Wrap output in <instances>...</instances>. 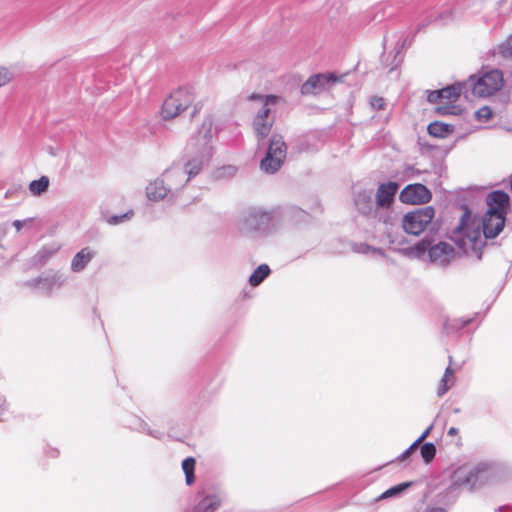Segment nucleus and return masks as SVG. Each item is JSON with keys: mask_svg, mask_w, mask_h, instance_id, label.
Returning <instances> with one entry per match:
<instances>
[{"mask_svg": "<svg viewBox=\"0 0 512 512\" xmlns=\"http://www.w3.org/2000/svg\"><path fill=\"white\" fill-rule=\"evenodd\" d=\"M410 256L422 258L427 252L431 263L437 266H447L455 257L454 247L447 242H439L431 245L427 239H423L407 249Z\"/></svg>", "mask_w": 512, "mask_h": 512, "instance_id": "nucleus-1", "label": "nucleus"}, {"mask_svg": "<svg viewBox=\"0 0 512 512\" xmlns=\"http://www.w3.org/2000/svg\"><path fill=\"white\" fill-rule=\"evenodd\" d=\"M467 90L477 97L485 98L498 92L504 85L502 71L492 69L480 76L471 75L466 81Z\"/></svg>", "mask_w": 512, "mask_h": 512, "instance_id": "nucleus-2", "label": "nucleus"}, {"mask_svg": "<svg viewBox=\"0 0 512 512\" xmlns=\"http://www.w3.org/2000/svg\"><path fill=\"white\" fill-rule=\"evenodd\" d=\"M249 100L260 104V108L253 120V130L260 141L269 135L273 126L274 118L271 115L270 106L275 104L277 97L273 95L251 94Z\"/></svg>", "mask_w": 512, "mask_h": 512, "instance_id": "nucleus-3", "label": "nucleus"}, {"mask_svg": "<svg viewBox=\"0 0 512 512\" xmlns=\"http://www.w3.org/2000/svg\"><path fill=\"white\" fill-rule=\"evenodd\" d=\"M194 101L190 88H180L171 93L162 105L161 115L164 119H172L186 110Z\"/></svg>", "mask_w": 512, "mask_h": 512, "instance_id": "nucleus-4", "label": "nucleus"}, {"mask_svg": "<svg viewBox=\"0 0 512 512\" xmlns=\"http://www.w3.org/2000/svg\"><path fill=\"white\" fill-rule=\"evenodd\" d=\"M287 155V146L283 138L279 135H274L269 143L266 156L261 160L260 168L269 174L277 172Z\"/></svg>", "mask_w": 512, "mask_h": 512, "instance_id": "nucleus-5", "label": "nucleus"}, {"mask_svg": "<svg viewBox=\"0 0 512 512\" xmlns=\"http://www.w3.org/2000/svg\"><path fill=\"white\" fill-rule=\"evenodd\" d=\"M434 216L435 210L433 207L418 208L403 216L402 227L406 233L417 236L431 224Z\"/></svg>", "mask_w": 512, "mask_h": 512, "instance_id": "nucleus-6", "label": "nucleus"}, {"mask_svg": "<svg viewBox=\"0 0 512 512\" xmlns=\"http://www.w3.org/2000/svg\"><path fill=\"white\" fill-rule=\"evenodd\" d=\"M217 134L214 128V121L212 116H207L203 120L196 135L192 138L189 148L194 150H202L204 157H212L213 155V139Z\"/></svg>", "mask_w": 512, "mask_h": 512, "instance_id": "nucleus-7", "label": "nucleus"}, {"mask_svg": "<svg viewBox=\"0 0 512 512\" xmlns=\"http://www.w3.org/2000/svg\"><path fill=\"white\" fill-rule=\"evenodd\" d=\"M271 221V213L253 208L240 221V230L246 233L266 232L270 227Z\"/></svg>", "mask_w": 512, "mask_h": 512, "instance_id": "nucleus-8", "label": "nucleus"}, {"mask_svg": "<svg viewBox=\"0 0 512 512\" xmlns=\"http://www.w3.org/2000/svg\"><path fill=\"white\" fill-rule=\"evenodd\" d=\"M161 177L169 188L171 197L180 191L190 180L185 173V167H182L180 162L174 163L166 169Z\"/></svg>", "mask_w": 512, "mask_h": 512, "instance_id": "nucleus-9", "label": "nucleus"}, {"mask_svg": "<svg viewBox=\"0 0 512 512\" xmlns=\"http://www.w3.org/2000/svg\"><path fill=\"white\" fill-rule=\"evenodd\" d=\"M432 198L430 190L421 183L407 185L399 195L402 203L406 204H425Z\"/></svg>", "mask_w": 512, "mask_h": 512, "instance_id": "nucleus-10", "label": "nucleus"}, {"mask_svg": "<svg viewBox=\"0 0 512 512\" xmlns=\"http://www.w3.org/2000/svg\"><path fill=\"white\" fill-rule=\"evenodd\" d=\"M338 81L333 74H316L308 78L302 84L301 93L304 95L317 94L325 89H329L332 84Z\"/></svg>", "mask_w": 512, "mask_h": 512, "instance_id": "nucleus-11", "label": "nucleus"}, {"mask_svg": "<svg viewBox=\"0 0 512 512\" xmlns=\"http://www.w3.org/2000/svg\"><path fill=\"white\" fill-rule=\"evenodd\" d=\"M505 225V216L499 212L487 211L482 218V230L485 238H495Z\"/></svg>", "mask_w": 512, "mask_h": 512, "instance_id": "nucleus-12", "label": "nucleus"}, {"mask_svg": "<svg viewBox=\"0 0 512 512\" xmlns=\"http://www.w3.org/2000/svg\"><path fill=\"white\" fill-rule=\"evenodd\" d=\"M190 156L186 160L180 162L182 167H185V173L189 179L198 175L203 169L204 165L208 163L211 157H204L202 150L190 149Z\"/></svg>", "mask_w": 512, "mask_h": 512, "instance_id": "nucleus-13", "label": "nucleus"}, {"mask_svg": "<svg viewBox=\"0 0 512 512\" xmlns=\"http://www.w3.org/2000/svg\"><path fill=\"white\" fill-rule=\"evenodd\" d=\"M398 189L399 185L396 182L390 181L380 184L376 192V206L380 208H389L394 202Z\"/></svg>", "mask_w": 512, "mask_h": 512, "instance_id": "nucleus-14", "label": "nucleus"}, {"mask_svg": "<svg viewBox=\"0 0 512 512\" xmlns=\"http://www.w3.org/2000/svg\"><path fill=\"white\" fill-rule=\"evenodd\" d=\"M65 277L61 273H51L34 279L31 284L41 291L49 294L54 289H59L65 283Z\"/></svg>", "mask_w": 512, "mask_h": 512, "instance_id": "nucleus-15", "label": "nucleus"}, {"mask_svg": "<svg viewBox=\"0 0 512 512\" xmlns=\"http://www.w3.org/2000/svg\"><path fill=\"white\" fill-rule=\"evenodd\" d=\"M475 474L477 472H474L471 466L464 465L457 468L451 476L452 486H465L470 490L475 489Z\"/></svg>", "mask_w": 512, "mask_h": 512, "instance_id": "nucleus-16", "label": "nucleus"}, {"mask_svg": "<svg viewBox=\"0 0 512 512\" xmlns=\"http://www.w3.org/2000/svg\"><path fill=\"white\" fill-rule=\"evenodd\" d=\"M96 251L89 246L78 251L71 260L70 269L74 273L82 272L96 256Z\"/></svg>", "mask_w": 512, "mask_h": 512, "instance_id": "nucleus-17", "label": "nucleus"}, {"mask_svg": "<svg viewBox=\"0 0 512 512\" xmlns=\"http://www.w3.org/2000/svg\"><path fill=\"white\" fill-rule=\"evenodd\" d=\"M487 205V211L499 212L505 216L506 209L509 206V196L504 191H493L487 196Z\"/></svg>", "mask_w": 512, "mask_h": 512, "instance_id": "nucleus-18", "label": "nucleus"}, {"mask_svg": "<svg viewBox=\"0 0 512 512\" xmlns=\"http://www.w3.org/2000/svg\"><path fill=\"white\" fill-rule=\"evenodd\" d=\"M168 195H170V190L162 177L151 181L146 187V196L151 201H161Z\"/></svg>", "mask_w": 512, "mask_h": 512, "instance_id": "nucleus-19", "label": "nucleus"}, {"mask_svg": "<svg viewBox=\"0 0 512 512\" xmlns=\"http://www.w3.org/2000/svg\"><path fill=\"white\" fill-rule=\"evenodd\" d=\"M197 497L198 502L194 506L192 512H214L221 505V499L217 494H199Z\"/></svg>", "mask_w": 512, "mask_h": 512, "instance_id": "nucleus-20", "label": "nucleus"}, {"mask_svg": "<svg viewBox=\"0 0 512 512\" xmlns=\"http://www.w3.org/2000/svg\"><path fill=\"white\" fill-rule=\"evenodd\" d=\"M473 471L477 472L474 475L476 488L490 482L494 476L493 467L487 463H479L473 466Z\"/></svg>", "mask_w": 512, "mask_h": 512, "instance_id": "nucleus-21", "label": "nucleus"}, {"mask_svg": "<svg viewBox=\"0 0 512 512\" xmlns=\"http://www.w3.org/2000/svg\"><path fill=\"white\" fill-rule=\"evenodd\" d=\"M440 90L442 94V100H446L447 103H453L458 100L462 93L467 92V84L466 82H457Z\"/></svg>", "mask_w": 512, "mask_h": 512, "instance_id": "nucleus-22", "label": "nucleus"}, {"mask_svg": "<svg viewBox=\"0 0 512 512\" xmlns=\"http://www.w3.org/2000/svg\"><path fill=\"white\" fill-rule=\"evenodd\" d=\"M355 205L362 214H370L374 208V202L371 194L367 192L359 193L355 199Z\"/></svg>", "mask_w": 512, "mask_h": 512, "instance_id": "nucleus-23", "label": "nucleus"}, {"mask_svg": "<svg viewBox=\"0 0 512 512\" xmlns=\"http://www.w3.org/2000/svg\"><path fill=\"white\" fill-rule=\"evenodd\" d=\"M427 130H428V133L431 136H433V137L445 138L450 133L453 132L454 127L452 125H449V124H445V123H442V122L435 121V122H432V123H430L428 125Z\"/></svg>", "mask_w": 512, "mask_h": 512, "instance_id": "nucleus-24", "label": "nucleus"}, {"mask_svg": "<svg viewBox=\"0 0 512 512\" xmlns=\"http://www.w3.org/2000/svg\"><path fill=\"white\" fill-rule=\"evenodd\" d=\"M270 274V268L267 264H261L258 266L249 277V284L251 286H258L261 284Z\"/></svg>", "mask_w": 512, "mask_h": 512, "instance_id": "nucleus-25", "label": "nucleus"}, {"mask_svg": "<svg viewBox=\"0 0 512 512\" xmlns=\"http://www.w3.org/2000/svg\"><path fill=\"white\" fill-rule=\"evenodd\" d=\"M473 321L472 317L469 318H453V319H447L444 323V330L447 333L455 332L458 330L463 329L465 326L470 324Z\"/></svg>", "mask_w": 512, "mask_h": 512, "instance_id": "nucleus-26", "label": "nucleus"}, {"mask_svg": "<svg viewBox=\"0 0 512 512\" xmlns=\"http://www.w3.org/2000/svg\"><path fill=\"white\" fill-rule=\"evenodd\" d=\"M454 370L449 366L446 368L445 373L440 381V385L437 389V395L443 396L454 384L453 380Z\"/></svg>", "mask_w": 512, "mask_h": 512, "instance_id": "nucleus-27", "label": "nucleus"}, {"mask_svg": "<svg viewBox=\"0 0 512 512\" xmlns=\"http://www.w3.org/2000/svg\"><path fill=\"white\" fill-rule=\"evenodd\" d=\"M49 178L47 176H41L37 180H33L29 184V191L34 196H39L47 191L49 187Z\"/></svg>", "mask_w": 512, "mask_h": 512, "instance_id": "nucleus-28", "label": "nucleus"}, {"mask_svg": "<svg viewBox=\"0 0 512 512\" xmlns=\"http://www.w3.org/2000/svg\"><path fill=\"white\" fill-rule=\"evenodd\" d=\"M352 249L356 253L371 255L372 257L385 256L384 252L381 249L370 246L365 243H355L353 244Z\"/></svg>", "mask_w": 512, "mask_h": 512, "instance_id": "nucleus-29", "label": "nucleus"}, {"mask_svg": "<svg viewBox=\"0 0 512 512\" xmlns=\"http://www.w3.org/2000/svg\"><path fill=\"white\" fill-rule=\"evenodd\" d=\"M411 485V482H404V483H400V484H397L389 489H387L386 491H384L380 496L377 497V501L378 500H383V499H388V498H393V497H398L400 496L408 487H410Z\"/></svg>", "mask_w": 512, "mask_h": 512, "instance_id": "nucleus-30", "label": "nucleus"}, {"mask_svg": "<svg viewBox=\"0 0 512 512\" xmlns=\"http://www.w3.org/2000/svg\"><path fill=\"white\" fill-rule=\"evenodd\" d=\"M59 246H44L35 255L36 262L45 264L57 251Z\"/></svg>", "mask_w": 512, "mask_h": 512, "instance_id": "nucleus-31", "label": "nucleus"}, {"mask_svg": "<svg viewBox=\"0 0 512 512\" xmlns=\"http://www.w3.org/2000/svg\"><path fill=\"white\" fill-rule=\"evenodd\" d=\"M182 469L185 473L187 485H191L194 482L195 459L192 457L184 459L182 462Z\"/></svg>", "mask_w": 512, "mask_h": 512, "instance_id": "nucleus-32", "label": "nucleus"}, {"mask_svg": "<svg viewBox=\"0 0 512 512\" xmlns=\"http://www.w3.org/2000/svg\"><path fill=\"white\" fill-rule=\"evenodd\" d=\"M436 455V447L433 443H425L421 447V456L426 463L431 462Z\"/></svg>", "mask_w": 512, "mask_h": 512, "instance_id": "nucleus-33", "label": "nucleus"}, {"mask_svg": "<svg viewBox=\"0 0 512 512\" xmlns=\"http://www.w3.org/2000/svg\"><path fill=\"white\" fill-rule=\"evenodd\" d=\"M475 117L480 122H486L492 117V110L488 106H483L475 112Z\"/></svg>", "mask_w": 512, "mask_h": 512, "instance_id": "nucleus-34", "label": "nucleus"}, {"mask_svg": "<svg viewBox=\"0 0 512 512\" xmlns=\"http://www.w3.org/2000/svg\"><path fill=\"white\" fill-rule=\"evenodd\" d=\"M13 79V73L6 67L0 66V87L5 86Z\"/></svg>", "mask_w": 512, "mask_h": 512, "instance_id": "nucleus-35", "label": "nucleus"}, {"mask_svg": "<svg viewBox=\"0 0 512 512\" xmlns=\"http://www.w3.org/2000/svg\"><path fill=\"white\" fill-rule=\"evenodd\" d=\"M130 215H132V212L121 214V215H114V216L109 217L107 222L110 225H117V224H120V223L124 222L125 220L129 219Z\"/></svg>", "mask_w": 512, "mask_h": 512, "instance_id": "nucleus-36", "label": "nucleus"}, {"mask_svg": "<svg viewBox=\"0 0 512 512\" xmlns=\"http://www.w3.org/2000/svg\"><path fill=\"white\" fill-rule=\"evenodd\" d=\"M33 222V218H26L24 220H15L12 225L15 227L16 231L19 232L24 227H30Z\"/></svg>", "mask_w": 512, "mask_h": 512, "instance_id": "nucleus-37", "label": "nucleus"}, {"mask_svg": "<svg viewBox=\"0 0 512 512\" xmlns=\"http://www.w3.org/2000/svg\"><path fill=\"white\" fill-rule=\"evenodd\" d=\"M370 105L373 109L381 110L385 107V100L382 97H373L370 100Z\"/></svg>", "mask_w": 512, "mask_h": 512, "instance_id": "nucleus-38", "label": "nucleus"}, {"mask_svg": "<svg viewBox=\"0 0 512 512\" xmlns=\"http://www.w3.org/2000/svg\"><path fill=\"white\" fill-rule=\"evenodd\" d=\"M420 441L415 440L399 457L400 460H405L414 450L420 445Z\"/></svg>", "mask_w": 512, "mask_h": 512, "instance_id": "nucleus-39", "label": "nucleus"}, {"mask_svg": "<svg viewBox=\"0 0 512 512\" xmlns=\"http://www.w3.org/2000/svg\"><path fill=\"white\" fill-rule=\"evenodd\" d=\"M427 100L430 103H437L442 100L441 90L430 91L427 96Z\"/></svg>", "mask_w": 512, "mask_h": 512, "instance_id": "nucleus-40", "label": "nucleus"}, {"mask_svg": "<svg viewBox=\"0 0 512 512\" xmlns=\"http://www.w3.org/2000/svg\"><path fill=\"white\" fill-rule=\"evenodd\" d=\"M142 430L157 439H161L164 436V433L162 431L149 429L146 423L142 424Z\"/></svg>", "mask_w": 512, "mask_h": 512, "instance_id": "nucleus-41", "label": "nucleus"}, {"mask_svg": "<svg viewBox=\"0 0 512 512\" xmlns=\"http://www.w3.org/2000/svg\"><path fill=\"white\" fill-rule=\"evenodd\" d=\"M454 109V107H451V106H448V105H441L439 107H437V111L440 113V114H452L454 113L452 110Z\"/></svg>", "mask_w": 512, "mask_h": 512, "instance_id": "nucleus-42", "label": "nucleus"}, {"mask_svg": "<svg viewBox=\"0 0 512 512\" xmlns=\"http://www.w3.org/2000/svg\"><path fill=\"white\" fill-rule=\"evenodd\" d=\"M433 426L430 425L420 436L419 438L417 439V441H420V443H422L427 437L428 435L430 434L431 430H432Z\"/></svg>", "mask_w": 512, "mask_h": 512, "instance_id": "nucleus-43", "label": "nucleus"}, {"mask_svg": "<svg viewBox=\"0 0 512 512\" xmlns=\"http://www.w3.org/2000/svg\"><path fill=\"white\" fill-rule=\"evenodd\" d=\"M424 512H446V510L441 507H427Z\"/></svg>", "mask_w": 512, "mask_h": 512, "instance_id": "nucleus-44", "label": "nucleus"}, {"mask_svg": "<svg viewBox=\"0 0 512 512\" xmlns=\"http://www.w3.org/2000/svg\"><path fill=\"white\" fill-rule=\"evenodd\" d=\"M457 434H458V429L456 427L449 428V430H448V435L449 436H455Z\"/></svg>", "mask_w": 512, "mask_h": 512, "instance_id": "nucleus-45", "label": "nucleus"}, {"mask_svg": "<svg viewBox=\"0 0 512 512\" xmlns=\"http://www.w3.org/2000/svg\"><path fill=\"white\" fill-rule=\"evenodd\" d=\"M479 235H480L479 231H475V232H474V236H473V237H471L470 239H471L472 241H476V240H477V238L479 237Z\"/></svg>", "mask_w": 512, "mask_h": 512, "instance_id": "nucleus-46", "label": "nucleus"}, {"mask_svg": "<svg viewBox=\"0 0 512 512\" xmlns=\"http://www.w3.org/2000/svg\"><path fill=\"white\" fill-rule=\"evenodd\" d=\"M226 169H227V170H229V171H231V172H233V173H235V172H236V168H235V167H233V166H228Z\"/></svg>", "mask_w": 512, "mask_h": 512, "instance_id": "nucleus-47", "label": "nucleus"}, {"mask_svg": "<svg viewBox=\"0 0 512 512\" xmlns=\"http://www.w3.org/2000/svg\"><path fill=\"white\" fill-rule=\"evenodd\" d=\"M503 509H504V507H499L498 511H502Z\"/></svg>", "mask_w": 512, "mask_h": 512, "instance_id": "nucleus-48", "label": "nucleus"}]
</instances>
